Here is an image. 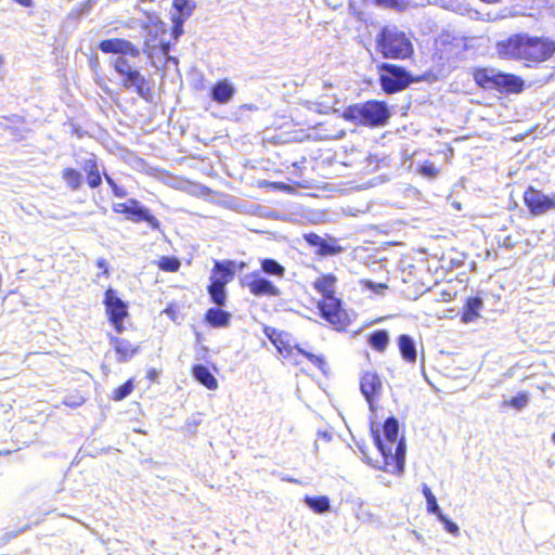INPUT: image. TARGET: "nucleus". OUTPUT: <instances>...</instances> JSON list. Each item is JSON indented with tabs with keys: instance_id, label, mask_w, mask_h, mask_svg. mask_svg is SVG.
Masks as SVG:
<instances>
[{
	"instance_id": "obj_14",
	"label": "nucleus",
	"mask_w": 555,
	"mask_h": 555,
	"mask_svg": "<svg viewBox=\"0 0 555 555\" xmlns=\"http://www.w3.org/2000/svg\"><path fill=\"white\" fill-rule=\"evenodd\" d=\"M305 241L312 247L315 253L322 257L338 255L343 251V247L338 245L336 238H324L315 233H307L304 235Z\"/></svg>"
},
{
	"instance_id": "obj_15",
	"label": "nucleus",
	"mask_w": 555,
	"mask_h": 555,
	"mask_svg": "<svg viewBox=\"0 0 555 555\" xmlns=\"http://www.w3.org/2000/svg\"><path fill=\"white\" fill-rule=\"evenodd\" d=\"M130 209L127 219L132 222L145 221L153 230H159L160 222L150 212V209L143 206L138 199L130 198Z\"/></svg>"
},
{
	"instance_id": "obj_32",
	"label": "nucleus",
	"mask_w": 555,
	"mask_h": 555,
	"mask_svg": "<svg viewBox=\"0 0 555 555\" xmlns=\"http://www.w3.org/2000/svg\"><path fill=\"white\" fill-rule=\"evenodd\" d=\"M175 9L184 17L191 15L194 4L190 0H173Z\"/></svg>"
},
{
	"instance_id": "obj_29",
	"label": "nucleus",
	"mask_w": 555,
	"mask_h": 555,
	"mask_svg": "<svg viewBox=\"0 0 555 555\" xmlns=\"http://www.w3.org/2000/svg\"><path fill=\"white\" fill-rule=\"evenodd\" d=\"M158 266L164 271L176 272L180 268V261L175 257H162Z\"/></svg>"
},
{
	"instance_id": "obj_20",
	"label": "nucleus",
	"mask_w": 555,
	"mask_h": 555,
	"mask_svg": "<svg viewBox=\"0 0 555 555\" xmlns=\"http://www.w3.org/2000/svg\"><path fill=\"white\" fill-rule=\"evenodd\" d=\"M193 377L209 390L218 388V380L204 364H196L192 369Z\"/></svg>"
},
{
	"instance_id": "obj_37",
	"label": "nucleus",
	"mask_w": 555,
	"mask_h": 555,
	"mask_svg": "<svg viewBox=\"0 0 555 555\" xmlns=\"http://www.w3.org/2000/svg\"><path fill=\"white\" fill-rule=\"evenodd\" d=\"M130 199H128L126 203H116L113 205V210L116 214H125L126 216L129 212L130 207Z\"/></svg>"
},
{
	"instance_id": "obj_34",
	"label": "nucleus",
	"mask_w": 555,
	"mask_h": 555,
	"mask_svg": "<svg viewBox=\"0 0 555 555\" xmlns=\"http://www.w3.org/2000/svg\"><path fill=\"white\" fill-rule=\"evenodd\" d=\"M438 520L443 524L444 530L454 537L460 534L459 526L450 520L444 514H439Z\"/></svg>"
},
{
	"instance_id": "obj_53",
	"label": "nucleus",
	"mask_w": 555,
	"mask_h": 555,
	"mask_svg": "<svg viewBox=\"0 0 555 555\" xmlns=\"http://www.w3.org/2000/svg\"><path fill=\"white\" fill-rule=\"evenodd\" d=\"M552 440H553V442L555 443V433H554V434H553V436H552Z\"/></svg>"
},
{
	"instance_id": "obj_44",
	"label": "nucleus",
	"mask_w": 555,
	"mask_h": 555,
	"mask_svg": "<svg viewBox=\"0 0 555 555\" xmlns=\"http://www.w3.org/2000/svg\"><path fill=\"white\" fill-rule=\"evenodd\" d=\"M64 403H65L66 405H68V406H73V408H75V406H79V405H81L82 400H81V399H79V400H77V401H64Z\"/></svg>"
},
{
	"instance_id": "obj_18",
	"label": "nucleus",
	"mask_w": 555,
	"mask_h": 555,
	"mask_svg": "<svg viewBox=\"0 0 555 555\" xmlns=\"http://www.w3.org/2000/svg\"><path fill=\"white\" fill-rule=\"evenodd\" d=\"M233 261H216L212 268L210 281H219L227 285L234 278Z\"/></svg>"
},
{
	"instance_id": "obj_13",
	"label": "nucleus",
	"mask_w": 555,
	"mask_h": 555,
	"mask_svg": "<svg viewBox=\"0 0 555 555\" xmlns=\"http://www.w3.org/2000/svg\"><path fill=\"white\" fill-rule=\"evenodd\" d=\"M245 285L249 292L257 297L270 296L279 297L281 292L271 281L259 275V273H251L245 276Z\"/></svg>"
},
{
	"instance_id": "obj_5",
	"label": "nucleus",
	"mask_w": 555,
	"mask_h": 555,
	"mask_svg": "<svg viewBox=\"0 0 555 555\" xmlns=\"http://www.w3.org/2000/svg\"><path fill=\"white\" fill-rule=\"evenodd\" d=\"M336 278L332 274L323 275L314 282L315 289L324 297L319 305L322 317L334 325H344L346 312L341 309V302L334 296Z\"/></svg>"
},
{
	"instance_id": "obj_49",
	"label": "nucleus",
	"mask_w": 555,
	"mask_h": 555,
	"mask_svg": "<svg viewBox=\"0 0 555 555\" xmlns=\"http://www.w3.org/2000/svg\"><path fill=\"white\" fill-rule=\"evenodd\" d=\"M112 188V191L113 193L119 188V185H117L116 183H114L113 185H111Z\"/></svg>"
},
{
	"instance_id": "obj_3",
	"label": "nucleus",
	"mask_w": 555,
	"mask_h": 555,
	"mask_svg": "<svg viewBox=\"0 0 555 555\" xmlns=\"http://www.w3.org/2000/svg\"><path fill=\"white\" fill-rule=\"evenodd\" d=\"M375 446L384 457V470L401 474L404 469L406 447L403 437L398 438L399 422L388 417L383 426V437L378 430L372 429Z\"/></svg>"
},
{
	"instance_id": "obj_48",
	"label": "nucleus",
	"mask_w": 555,
	"mask_h": 555,
	"mask_svg": "<svg viewBox=\"0 0 555 555\" xmlns=\"http://www.w3.org/2000/svg\"><path fill=\"white\" fill-rule=\"evenodd\" d=\"M112 188V191L113 193L119 188V185H117L116 183H114L113 185H111Z\"/></svg>"
},
{
	"instance_id": "obj_24",
	"label": "nucleus",
	"mask_w": 555,
	"mask_h": 555,
	"mask_svg": "<svg viewBox=\"0 0 555 555\" xmlns=\"http://www.w3.org/2000/svg\"><path fill=\"white\" fill-rule=\"evenodd\" d=\"M306 505L311 508L314 513L324 514L330 511L331 504L330 499L326 495L309 496L306 495L304 499Z\"/></svg>"
},
{
	"instance_id": "obj_1",
	"label": "nucleus",
	"mask_w": 555,
	"mask_h": 555,
	"mask_svg": "<svg viewBox=\"0 0 555 555\" xmlns=\"http://www.w3.org/2000/svg\"><path fill=\"white\" fill-rule=\"evenodd\" d=\"M99 49L103 53L117 54L111 64L119 76L121 86L128 90H134L139 96L144 99L149 92V88L145 86L146 79L132 62L140 55L139 48L129 40L113 38L102 40L99 43Z\"/></svg>"
},
{
	"instance_id": "obj_45",
	"label": "nucleus",
	"mask_w": 555,
	"mask_h": 555,
	"mask_svg": "<svg viewBox=\"0 0 555 555\" xmlns=\"http://www.w3.org/2000/svg\"><path fill=\"white\" fill-rule=\"evenodd\" d=\"M104 178H105V180H106V182H107V184H108L109 186H111V185H113L114 183H116V182L114 181V179H113L111 176H108L107 173H104Z\"/></svg>"
},
{
	"instance_id": "obj_35",
	"label": "nucleus",
	"mask_w": 555,
	"mask_h": 555,
	"mask_svg": "<svg viewBox=\"0 0 555 555\" xmlns=\"http://www.w3.org/2000/svg\"><path fill=\"white\" fill-rule=\"evenodd\" d=\"M529 402V397L527 393H519L515 397H513L506 404L511 405L512 408L516 410L524 409Z\"/></svg>"
},
{
	"instance_id": "obj_11",
	"label": "nucleus",
	"mask_w": 555,
	"mask_h": 555,
	"mask_svg": "<svg viewBox=\"0 0 555 555\" xmlns=\"http://www.w3.org/2000/svg\"><path fill=\"white\" fill-rule=\"evenodd\" d=\"M524 202L533 216H542L550 210H555V195L548 196L532 186L525 191Z\"/></svg>"
},
{
	"instance_id": "obj_21",
	"label": "nucleus",
	"mask_w": 555,
	"mask_h": 555,
	"mask_svg": "<svg viewBox=\"0 0 555 555\" xmlns=\"http://www.w3.org/2000/svg\"><path fill=\"white\" fill-rule=\"evenodd\" d=\"M483 307V301L480 297H469L463 308L462 322L472 323L476 321L480 314L479 311Z\"/></svg>"
},
{
	"instance_id": "obj_39",
	"label": "nucleus",
	"mask_w": 555,
	"mask_h": 555,
	"mask_svg": "<svg viewBox=\"0 0 555 555\" xmlns=\"http://www.w3.org/2000/svg\"><path fill=\"white\" fill-rule=\"evenodd\" d=\"M96 266H98V268L103 270V274H107L108 273L107 262H106V260L104 258H99L96 260Z\"/></svg>"
},
{
	"instance_id": "obj_42",
	"label": "nucleus",
	"mask_w": 555,
	"mask_h": 555,
	"mask_svg": "<svg viewBox=\"0 0 555 555\" xmlns=\"http://www.w3.org/2000/svg\"><path fill=\"white\" fill-rule=\"evenodd\" d=\"M367 286L376 292H379L384 288H386V285L385 284H378V285H375L373 282H367Z\"/></svg>"
},
{
	"instance_id": "obj_23",
	"label": "nucleus",
	"mask_w": 555,
	"mask_h": 555,
	"mask_svg": "<svg viewBox=\"0 0 555 555\" xmlns=\"http://www.w3.org/2000/svg\"><path fill=\"white\" fill-rule=\"evenodd\" d=\"M205 320L212 327H227L230 324L231 313L219 308H209L205 313Z\"/></svg>"
},
{
	"instance_id": "obj_25",
	"label": "nucleus",
	"mask_w": 555,
	"mask_h": 555,
	"mask_svg": "<svg viewBox=\"0 0 555 555\" xmlns=\"http://www.w3.org/2000/svg\"><path fill=\"white\" fill-rule=\"evenodd\" d=\"M208 294L211 298V301L217 306H224L227 301V292L225 285L219 281H210L208 286Z\"/></svg>"
},
{
	"instance_id": "obj_6",
	"label": "nucleus",
	"mask_w": 555,
	"mask_h": 555,
	"mask_svg": "<svg viewBox=\"0 0 555 555\" xmlns=\"http://www.w3.org/2000/svg\"><path fill=\"white\" fill-rule=\"evenodd\" d=\"M475 82L487 90H496L506 93H518L524 88L520 77L505 74L494 68H479L474 72Z\"/></svg>"
},
{
	"instance_id": "obj_30",
	"label": "nucleus",
	"mask_w": 555,
	"mask_h": 555,
	"mask_svg": "<svg viewBox=\"0 0 555 555\" xmlns=\"http://www.w3.org/2000/svg\"><path fill=\"white\" fill-rule=\"evenodd\" d=\"M417 172L428 179H435L438 176L439 170L436 168L434 163L426 160L420 165Z\"/></svg>"
},
{
	"instance_id": "obj_9",
	"label": "nucleus",
	"mask_w": 555,
	"mask_h": 555,
	"mask_svg": "<svg viewBox=\"0 0 555 555\" xmlns=\"http://www.w3.org/2000/svg\"><path fill=\"white\" fill-rule=\"evenodd\" d=\"M378 68L380 87L388 94L402 91L412 82L410 73L401 66L383 63Z\"/></svg>"
},
{
	"instance_id": "obj_52",
	"label": "nucleus",
	"mask_w": 555,
	"mask_h": 555,
	"mask_svg": "<svg viewBox=\"0 0 555 555\" xmlns=\"http://www.w3.org/2000/svg\"><path fill=\"white\" fill-rule=\"evenodd\" d=\"M414 533H415L417 540H421V535L418 533H416V532H414Z\"/></svg>"
},
{
	"instance_id": "obj_33",
	"label": "nucleus",
	"mask_w": 555,
	"mask_h": 555,
	"mask_svg": "<svg viewBox=\"0 0 555 555\" xmlns=\"http://www.w3.org/2000/svg\"><path fill=\"white\" fill-rule=\"evenodd\" d=\"M298 351L304 354L313 365L319 367L323 373L326 372V362L321 356H317L310 352H307L302 349H298Z\"/></svg>"
},
{
	"instance_id": "obj_2",
	"label": "nucleus",
	"mask_w": 555,
	"mask_h": 555,
	"mask_svg": "<svg viewBox=\"0 0 555 555\" xmlns=\"http://www.w3.org/2000/svg\"><path fill=\"white\" fill-rule=\"evenodd\" d=\"M496 51L503 59L521 61L530 66L548 60L555 52V41L520 33L499 41Z\"/></svg>"
},
{
	"instance_id": "obj_27",
	"label": "nucleus",
	"mask_w": 555,
	"mask_h": 555,
	"mask_svg": "<svg viewBox=\"0 0 555 555\" xmlns=\"http://www.w3.org/2000/svg\"><path fill=\"white\" fill-rule=\"evenodd\" d=\"M367 341L373 349L384 351L389 343L388 332L385 330L375 331L369 336Z\"/></svg>"
},
{
	"instance_id": "obj_19",
	"label": "nucleus",
	"mask_w": 555,
	"mask_h": 555,
	"mask_svg": "<svg viewBox=\"0 0 555 555\" xmlns=\"http://www.w3.org/2000/svg\"><path fill=\"white\" fill-rule=\"evenodd\" d=\"M81 168L87 173V182L91 189H95L101 185L102 178L96 159L93 155H90L83 160Z\"/></svg>"
},
{
	"instance_id": "obj_28",
	"label": "nucleus",
	"mask_w": 555,
	"mask_h": 555,
	"mask_svg": "<svg viewBox=\"0 0 555 555\" xmlns=\"http://www.w3.org/2000/svg\"><path fill=\"white\" fill-rule=\"evenodd\" d=\"M261 271L268 275L283 278L285 274V268L276 260L266 258L261 260Z\"/></svg>"
},
{
	"instance_id": "obj_4",
	"label": "nucleus",
	"mask_w": 555,
	"mask_h": 555,
	"mask_svg": "<svg viewBox=\"0 0 555 555\" xmlns=\"http://www.w3.org/2000/svg\"><path fill=\"white\" fill-rule=\"evenodd\" d=\"M391 114L383 101L371 100L348 106L344 112L346 120L358 126L377 128L385 126Z\"/></svg>"
},
{
	"instance_id": "obj_8",
	"label": "nucleus",
	"mask_w": 555,
	"mask_h": 555,
	"mask_svg": "<svg viewBox=\"0 0 555 555\" xmlns=\"http://www.w3.org/2000/svg\"><path fill=\"white\" fill-rule=\"evenodd\" d=\"M142 29L145 33L144 49L143 51L152 57L156 50L165 56L170 51V44L166 40V25L162 22L158 16L154 14H147L146 21L142 24Z\"/></svg>"
},
{
	"instance_id": "obj_12",
	"label": "nucleus",
	"mask_w": 555,
	"mask_h": 555,
	"mask_svg": "<svg viewBox=\"0 0 555 555\" xmlns=\"http://www.w3.org/2000/svg\"><path fill=\"white\" fill-rule=\"evenodd\" d=\"M360 389L369 403L370 410H375V401L379 399L383 392V384L379 376L373 372H366L362 375Z\"/></svg>"
},
{
	"instance_id": "obj_43",
	"label": "nucleus",
	"mask_w": 555,
	"mask_h": 555,
	"mask_svg": "<svg viewBox=\"0 0 555 555\" xmlns=\"http://www.w3.org/2000/svg\"><path fill=\"white\" fill-rule=\"evenodd\" d=\"M22 7L29 8L33 5V0H13Z\"/></svg>"
},
{
	"instance_id": "obj_22",
	"label": "nucleus",
	"mask_w": 555,
	"mask_h": 555,
	"mask_svg": "<svg viewBox=\"0 0 555 555\" xmlns=\"http://www.w3.org/2000/svg\"><path fill=\"white\" fill-rule=\"evenodd\" d=\"M398 346L401 353V357L410 363H414L416 361L417 351L415 347L414 339L406 334H402L398 338Z\"/></svg>"
},
{
	"instance_id": "obj_50",
	"label": "nucleus",
	"mask_w": 555,
	"mask_h": 555,
	"mask_svg": "<svg viewBox=\"0 0 555 555\" xmlns=\"http://www.w3.org/2000/svg\"><path fill=\"white\" fill-rule=\"evenodd\" d=\"M168 61H169V62H170V61H172L173 63H177V60H176L175 57H170V56H168Z\"/></svg>"
},
{
	"instance_id": "obj_36",
	"label": "nucleus",
	"mask_w": 555,
	"mask_h": 555,
	"mask_svg": "<svg viewBox=\"0 0 555 555\" xmlns=\"http://www.w3.org/2000/svg\"><path fill=\"white\" fill-rule=\"evenodd\" d=\"M427 511L428 513L430 514H435L437 516V518L439 517V514H442L438 503H437V500H436V496H434L433 499L430 500H427Z\"/></svg>"
},
{
	"instance_id": "obj_10",
	"label": "nucleus",
	"mask_w": 555,
	"mask_h": 555,
	"mask_svg": "<svg viewBox=\"0 0 555 555\" xmlns=\"http://www.w3.org/2000/svg\"><path fill=\"white\" fill-rule=\"evenodd\" d=\"M104 305L109 322L113 324L117 333L124 331V319L128 315V307L113 288L105 292Z\"/></svg>"
},
{
	"instance_id": "obj_7",
	"label": "nucleus",
	"mask_w": 555,
	"mask_h": 555,
	"mask_svg": "<svg viewBox=\"0 0 555 555\" xmlns=\"http://www.w3.org/2000/svg\"><path fill=\"white\" fill-rule=\"evenodd\" d=\"M377 47L387 59H406L413 53L410 39L396 26H386L382 29Z\"/></svg>"
},
{
	"instance_id": "obj_40",
	"label": "nucleus",
	"mask_w": 555,
	"mask_h": 555,
	"mask_svg": "<svg viewBox=\"0 0 555 555\" xmlns=\"http://www.w3.org/2000/svg\"><path fill=\"white\" fill-rule=\"evenodd\" d=\"M422 492H423L426 501L430 500L435 496L434 493L431 492L430 488L426 483L423 485Z\"/></svg>"
},
{
	"instance_id": "obj_51",
	"label": "nucleus",
	"mask_w": 555,
	"mask_h": 555,
	"mask_svg": "<svg viewBox=\"0 0 555 555\" xmlns=\"http://www.w3.org/2000/svg\"><path fill=\"white\" fill-rule=\"evenodd\" d=\"M3 64V57L2 55L0 54V66Z\"/></svg>"
},
{
	"instance_id": "obj_17",
	"label": "nucleus",
	"mask_w": 555,
	"mask_h": 555,
	"mask_svg": "<svg viewBox=\"0 0 555 555\" xmlns=\"http://www.w3.org/2000/svg\"><path fill=\"white\" fill-rule=\"evenodd\" d=\"M109 340L116 353L119 356V362H126L130 360L139 351V346H133L129 340L125 338L111 336Z\"/></svg>"
},
{
	"instance_id": "obj_47",
	"label": "nucleus",
	"mask_w": 555,
	"mask_h": 555,
	"mask_svg": "<svg viewBox=\"0 0 555 555\" xmlns=\"http://www.w3.org/2000/svg\"><path fill=\"white\" fill-rule=\"evenodd\" d=\"M374 2H375L376 4H384V3H387V2H388V0H374Z\"/></svg>"
},
{
	"instance_id": "obj_38",
	"label": "nucleus",
	"mask_w": 555,
	"mask_h": 555,
	"mask_svg": "<svg viewBox=\"0 0 555 555\" xmlns=\"http://www.w3.org/2000/svg\"><path fill=\"white\" fill-rule=\"evenodd\" d=\"M182 23H183V20H181V18L175 21V27H173L172 33L176 37H178L182 34Z\"/></svg>"
},
{
	"instance_id": "obj_46",
	"label": "nucleus",
	"mask_w": 555,
	"mask_h": 555,
	"mask_svg": "<svg viewBox=\"0 0 555 555\" xmlns=\"http://www.w3.org/2000/svg\"><path fill=\"white\" fill-rule=\"evenodd\" d=\"M156 376H157V372H156L155 370H151V371H149V373H147V377H149L150 379H155V378H156Z\"/></svg>"
},
{
	"instance_id": "obj_16",
	"label": "nucleus",
	"mask_w": 555,
	"mask_h": 555,
	"mask_svg": "<svg viewBox=\"0 0 555 555\" xmlns=\"http://www.w3.org/2000/svg\"><path fill=\"white\" fill-rule=\"evenodd\" d=\"M234 93V86L228 79H223L214 85L210 96L219 104H227L233 99Z\"/></svg>"
},
{
	"instance_id": "obj_41",
	"label": "nucleus",
	"mask_w": 555,
	"mask_h": 555,
	"mask_svg": "<svg viewBox=\"0 0 555 555\" xmlns=\"http://www.w3.org/2000/svg\"><path fill=\"white\" fill-rule=\"evenodd\" d=\"M116 197L125 198L128 195V192L125 188L119 186L114 193Z\"/></svg>"
},
{
	"instance_id": "obj_31",
	"label": "nucleus",
	"mask_w": 555,
	"mask_h": 555,
	"mask_svg": "<svg viewBox=\"0 0 555 555\" xmlns=\"http://www.w3.org/2000/svg\"><path fill=\"white\" fill-rule=\"evenodd\" d=\"M133 389L132 380H127L125 384L119 386L114 390L113 399L116 401H120L125 398H127Z\"/></svg>"
},
{
	"instance_id": "obj_26",
	"label": "nucleus",
	"mask_w": 555,
	"mask_h": 555,
	"mask_svg": "<svg viewBox=\"0 0 555 555\" xmlns=\"http://www.w3.org/2000/svg\"><path fill=\"white\" fill-rule=\"evenodd\" d=\"M62 179L70 190L76 191L81 186L83 176L78 170L68 167L62 171Z\"/></svg>"
}]
</instances>
